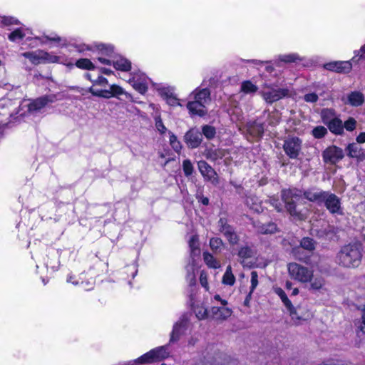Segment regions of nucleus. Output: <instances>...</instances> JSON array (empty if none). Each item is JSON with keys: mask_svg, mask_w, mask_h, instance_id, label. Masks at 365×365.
I'll return each instance as SVG.
<instances>
[{"mask_svg": "<svg viewBox=\"0 0 365 365\" xmlns=\"http://www.w3.org/2000/svg\"><path fill=\"white\" fill-rule=\"evenodd\" d=\"M214 300L217 304L214 305L210 310L202 307L196 311V317L199 319L211 317L215 320L222 321L227 319L228 314V308L226 307L227 301L222 299L218 294L214 297Z\"/></svg>", "mask_w": 365, "mask_h": 365, "instance_id": "nucleus-1", "label": "nucleus"}, {"mask_svg": "<svg viewBox=\"0 0 365 365\" xmlns=\"http://www.w3.org/2000/svg\"><path fill=\"white\" fill-rule=\"evenodd\" d=\"M361 259V252L355 245L344 246L337 255V262L345 267H358Z\"/></svg>", "mask_w": 365, "mask_h": 365, "instance_id": "nucleus-2", "label": "nucleus"}, {"mask_svg": "<svg viewBox=\"0 0 365 365\" xmlns=\"http://www.w3.org/2000/svg\"><path fill=\"white\" fill-rule=\"evenodd\" d=\"M302 196V191L297 189L284 190L282 192V198L287 211L292 216L299 220H302L304 216L300 211L297 210L295 203L301 199Z\"/></svg>", "mask_w": 365, "mask_h": 365, "instance_id": "nucleus-3", "label": "nucleus"}, {"mask_svg": "<svg viewBox=\"0 0 365 365\" xmlns=\"http://www.w3.org/2000/svg\"><path fill=\"white\" fill-rule=\"evenodd\" d=\"M288 273L291 279L300 283H308L314 277V270L296 262L287 265Z\"/></svg>", "mask_w": 365, "mask_h": 365, "instance_id": "nucleus-4", "label": "nucleus"}, {"mask_svg": "<svg viewBox=\"0 0 365 365\" xmlns=\"http://www.w3.org/2000/svg\"><path fill=\"white\" fill-rule=\"evenodd\" d=\"M259 93L267 103H272L291 95L288 88H276L267 83L263 84Z\"/></svg>", "mask_w": 365, "mask_h": 365, "instance_id": "nucleus-5", "label": "nucleus"}, {"mask_svg": "<svg viewBox=\"0 0 365 365\" xmlns=\"http://www.w3.org/2000/svg\"><path fill=\"white\" fill-rule=\"evenodd\" d=\"M169 356L167 346H161L153 349L141 356L138 360L141 363H152L161 361Z\"/></svg>", "mask_w": 365, "mask_h": 365, "instance_id": "nucleus-6", "label": "nucleus"}, {"mask_svg": "<svg viewBox=\"0 0 365 365\" xmlns=\"http://www.w3.org/2000/svg\"><path fill=\"white\" fill-rule=\"evenodd\" d=\"M302 141L297 137L287 138L283 145L285 153L292 159H296L302 149Z\"/></svg>", "mask_w": 365, "mask_h": 365, "instance_id": "nucleus-7", "label": "nucleus"}, {"mask_svg": "<svg viewBox=\"0 0 365 365\" xmlns=\"http://www.w3.org/2000/svg\"><path fill=\"white\" fill-rule=\"evenodd\" d=\"M56 101V96L55 94L41 96L34 100L29 104V111L31 113H37L44 108L48 103H53Z\"/></svg>", "mask_w": 365, "mask_h": 365, "instance_id": "nucleus-8", "label": "nucleus"}, {"mask_svg": "<svg viewBox=\"0 0 365 365\" xmlns=\"http://www.w3.org/2000/svg\"><path fill=\"white\" fill-rule=\"evenodd\" d=\"M184 140L189 148H196L202 141V133L197 128H191L185 133Z\"/></svg>", "mask_w": 365, "mask_h": 365, "instance_id": "nucleus-9", "label": "nucleus"}, {"mask_svg": "<svg viewBox=\"0 0 365 365\" xmlns=\"http://www.w3.org/2000/svg\"><path fill=\"white\" fill-rule=\"evenodd\" d=\"M322 202H324L326 207L330 212L339 213L340 212V200L334 194L325 192Z\"/></svg>", "mask_w": 365, "mask_h": 365, "instance_id": "nucleus-10", "label": "nucleus"}, {"mask_svg": "<svg viewBox=\"0 0 365 365\" xmlns=\"http://www.w3.org/2000/svg\"><path fill=\"white\" fill-rule=\"evenodd\" d=\"M344 157L341 149L331 146L327 148L323 153V159L325 163L334 164L341 160Z\"/></svg>", "mask_w": 365, "mask_h": 365, "instance_id": "nucleus-11", "label": "nucleus"}, {"mask_svg": "<svg viewBox=\"0 0 365 365\" xmlns=\"http://www.w3.org/2000/svg\"><path fill=\"white\" fill-rule=\"evenodd\" d=\"M324 68L328 71H334L336 73H346L351 70L352 65L349 61H331L324 64Z\"/></svg>", "mask_w": 365, "mask_h": 365, "instance_id": "nucleus-12", "label": "nucleus"}, {"mask_svg": "<svg viewBox=\"0 0 365 365\" xmlns=\"http://www.w3.org/2000/svg\"><path fill=\"white\" fill-rule=\"evenodd\" d=\"M187 320L184 317L180 318L174 326L170 336V342L177 341L180 336L183 333L186 329Z\"/></svg>", "mask_w": 365, "mask_h": 365, "instance_id": "nucleus-13", "label": "nucleus"}, {"mask_svg": "<svg viewBox=\"0 0 365 365\" xmlns=\"http://www.w3.org/2000/svg\"><path fill=\"white\" fill-rule=\"evenodd\" d=\"M187 108L190 113L193 115L204 116L207 113L205 105L196 99L189 101L187 104Z\"/></svg>", "mask_w": 365, "mask_h": 365, "instance_id": "nucleus-14", "label": "nucleus"}, {"mask_svg": "<svg viewBox=\"0 0 365 365\" xmlns=\"http://www.w3.org/2000/svg\"><path fill=\"white\" fill-rule=\"evenodd\" d=\"M198 168L200 173L204 178L209 180H215L216 179V173L214 169L205 161L200 160L198 162Z\"/></svg>", "mask_w": 365, "mask_h": 365, "instance_id": "nucleus-15", "label": "nucleus"}, {"mask_svg": "<svg viewBox=\"0 0 365 365\" xmlns=\"http://www.w3.org/2000/svg\"><path fill=\"white\" fill-rule=\"evenodd\" d=\"M364 102V96L360 91H352L346 95L345 103L354 107L361 106Z\"/></svg>", "mask_w": 365, "mask_h": 365, "instance_id": "nucleus-16", "label": "nucleus"}, {"mask_svg": "<svg viewBox=\"0 0 365 365\" xmlns=\"http://www.w3.org/2000/svg\"><path fill=\"white\" fill-rule=\"evenodd\" d=\"M190 97L206 105L210 101V91L207 88H197L190 94Z\"/></svg>", "mask_w": 365, "mask_h": 365, "instance_id": "nucleus-17", "label": "nucleus"}, {"mask_svg": "<svg viewBox=\"0 0 365 365\" xmlns=\"http://www.w3.org/2000/svg\"><path fill=\"white\" fill-rule=\"evenodd\" d=\"M130 83L132 84L133 87L138 91L139 93L143 94L147 91V78L145 76H141L139 79L137 76H133L132 79L129 81Z\"/></svg>", "mask_w": 365, "mask_h": 365, "instance_id": "nucleus-18", "label": "nucleus"}, {"mask_svg": "<svg viewBox=\"0 0 365 365\" xmlns=\"http://www.w3.org/2000/svg\"><path fill=\"white\" fill-rule=\"evenodd\" d=\"M254 225L257 232L263 235L273 234L278 231L277 225L273 222H269L267 224L257 222L255 223Z\"/></svg>", "mask_w": 365, "mask_h": 365, "instance_id": "nucleus-19", "label": "nucleus"}, {"mask_svg": "<svg viewBox=\"0 0 365 365\" xmlns=\"http://www.w3.org/2000/svg\"><path fill=\"white\" fill-rule=\"evenodd\" d=\"M274 292L280 297L284 305L286 307L289 312L292 314H295V308L292 305L291 301L288 299L287 294L282 288H274Z\"/></svg>", "mask_w": 365, "mask_h": 365, "instance_id": "nucleus-20", "label": "nucleus"}, {"mask_svg": "<svg viewBox=\"0 0 365 365\" xmlns=\"http://www.w3.org/2000/svg\"><path fill=\"white\" fill-rule=\"evenodd\" d=\"M112 64L115 69L122 71H128L131 68V63L126 58L121 56L113 59L112 61Z\"/></svg>", "mask_w": 365, "mask_h": 365, "instance_id": "nucleus-21", "label": "nucleus"}, {"mask_svg": "<svg viewBox=\"0 0 365 365\" xmlns=\"http://www.w3.org/2000/svg\"><path fill=\"white\" fill-rule=\"evenodd\" d=\"M324 191L309 190L304 192V197L309 201L320 203L322 202Z\"/></svg>", "mask_w": 365, "mask_h": 365, "instance_id": "nucleus-22", "label": "nucleus"}, {"mask_svg": "<svg viewBox=\"0 0 365 365\" xmlns=\"http://www.w3.org/2000/svg\"><path fill=\"white\" fill-rule=\"evenodd\" d=\"M246 205L254 212H260L262 211L261 201L255 195L248 196L245 200Z\"/></svg>", "mask_w": 365, "mask_h": 365, "instance_id": "nucleus-23", "label": "nucleus"}, {"mask_svg": "<svg viewBox=\"0 0 365 365\" xmlns=\"http://www.w3.org/2000/svg\"><path fill=\"white\" fill-rule=\"evenodd\" d=\"M25 58L29 59L31 63L34 64H38L40 63L41 59L47 60V56H48V53H43L40 51L38 53L36 52H25L22 54Z\"/></svg>", "mask_w": 365, "mask_h": 365, "instance_id": "nucleus-24", "label": "nucleus"}, {"mask_svg": "<svg viewBox=\"0 0 365 365\" xmlns=\"http://www.w3.org/2000/svg\"><path fill=\"white\" fill-rule=\"evenodd\" d=\"M348 155L351 158L362 159L365 158L363 150L356 144L351 143L347 147Z\"/></svg>", "mask_w": 365, "mask_h": 365, "instance_id": "nucleus-25", "label": "nucleus"}, {"mask_svg": "<svg viewBox=\"0 0 365 365\" xmlns=\"http://www.w3.org/2000/svg\"><path fill=\"white\" fill-rule=\"evenodd\" d=\"M328 127L330 131L335 134H341L343 133L344 127L341 120L339 119H332L329 123Z\"/></svg>", "mask_w": 365, "mask_h": 365, "instance_id": "nucleus-26", "label": "nucleus"}, {"mask_svg": "<svg viewBox=\"0 0 365 365\" xmlns=\"http://www.w3.org/2000/svg\"><path fill=\"white\" fill-rule=\"evenodd\" d=\"M247 130L252 135L260 137L264 133V126L261 123H254L248 126Z\"/></svg>", "mask_w": 365, "mask_h": 365, "instance_id": "nucleus-27", "label": "nucleus"}, {"mask_svg": "<svg viewBox=\"0 0 365 365\" xmlns=\"http://www.w3.org/2000/svg\"><path fill=\"white\" fill-rule=\"evenodd\" d=\"M258 90V87L250 81H245L242 83L241 91L246 94L255 93Z\"/></svg>", "mask_w": 365, "mask_h": 365, "instance_id": "nucleus-28", "label": "nucleus"}, {"mask_svg": "<svg viewBox=\"0 0 365 365\" xmlns=\"http://www.w3.org/2000/svg\"><path fill=\"white\" fill-rule=\"evenodd\" d=\"M203 259L205 264L210 268H217L220 267V263L209 252H205L203 253Z\"/></svg>", "mask_w": 365, "mask_h": 365, "instance_id": "nucleus-29", "label": "nucleus"}, {"mask_svg": "<svg viewBox=\"0 0 365 365\" xmlns=\"http://www.w3.org/2000/svg\"><path fill=\"white\" fill-rule=\"evenodd\" d=\"M202 136L204 135L207 139L210 140L214 138L216 134L215 127L209 125H205L202 127Z\"/></svg>", "mask_w": 365, "mask_h": 365, "instance_id": "nucleus-30", "label": "nucleus"}, {"mask_svg": "<svg viewBox=\"0 0 365 365\" xmlns=\"http://www.w3.org/2000/svg\"><path fill=\"white\" fill-rule=\"evenodd\" d=\"M279 60L280 61H283L285 63H292V62H296L297 61H302V58L297 53H293L280 55L279 56Z\"/></svg>", "mask_w": 365, "mask_h": 365, "instance_id": "nucleus-31", "label": "nucleus"}, {"mask_svg": "<svg viewBox=\"0 0 365 365\" xmlns=\"http://www.w3.org/2000/svg\"><path fill=\"white\" fill-rule=\"evenodd\" d=\"M301 247L309 252L315 250L316 244L315 242L309 237H304L300 242Z\"/></svg>", "mask_w": 365, "mask_h": 365, "instance_id": "nucleus-32", "label": "nucleus"}, {"mask_svg": "<svg viewBox=\"0 0 365 365\" xmlns=\"http://www.w3.org/2000/svg\"><path fill=\"white\" fill-rule=\"evenodd\" d=\"M76 65L78 68L82 69L93 70L95 68L93 63L88 58H81L78 60Z\"/></svg>", "mask_w": 365, "mask_h": 365, "instance_id": "nucleus-33", "label": "nucleus"}, {"mask_svg": "<svg viewBox=\"0 0 365 365\" xmlns=\"http://www.w3.org/2000/svg\"><path fill=\"white\" fill-rule=\"evenodd\" d=\"M310 282V289L313 290H320L325 284V280L323 277L312 278Z\"/></svg>", "mask_w": 365, "mask_h": 365, "instance_id": "nucleus-34", "label": "nucleus"}, {"mask_svg": "<svg viewBox=\"0 0 365 365\" xmlns=\"http://www.w3.org/2000/svg\"><path fill=\"white\" fill-rule=\"evenodd\" d=\"M255 252L249 247H243L238 251V255L240 258L247 259L253 257Z\"/></svg>", "mask_w": 365, "mask_h": 365, "instance_id": "nucleus-35", "label": "nucleus"}, {"mask_svg": "<svg viewBox=\"0 0 365 365\" xmlns=\"http://www.w3.org/2000/svg\"><path fill=\"white\" fill-rule=\"evenodd\" d=\"M182 169L185 176H190L192 174L193 166L191 161L188 159L183 160Z\"/></svg>", "mask_w": 365, "mask_h": 365, "instance_id": "nucleus-36", "label": "nucleus"}, {"mask_svg": "<svg viewBox=\"0 0 365 365\" xmlns=\"http://www.w3.org/2000/svg\"><path fill=\"white\" fill-rule=\"evenodd\" d=\"M210 246L213 251L217 252L220 250L221 247L223 246L222 241L217 237L212 238L210 241Z\"/></svg>", "mask_w": 365, "mask_h": 365, "instance_id": "nucleus-37", "label": "nucleus"}, {"mask_svg": "<svg viewBox=\"0 0 365 365\" xmlns=\"http://www.w3.org/2000/svg\"><path fill=\"white\" fill-rule=\"evenodd\" d=\"M327 133V128L324 126H317L312 130V135L316 138H320L324 137Z\"/></svg>", "mask_w": 365, "mask_h": 365, "instance_id": "nucleus-38", "label": "nucleus"}, {"mask_svg": "<svg viewBox=\"0 0 365 365\" xmlns=\"http://www.w3.org/2000/svg\"><path fill=\"white\" fill-rule=\"evenodd\" d=\"M170 143L172 148L176 152H179L181 149V144L180 141L178 140L177 137L173 134L170 133Z\"/></svg>", "mask_w": 365, "mask_h": 365, "instance_id": "nucleus-39", "label": "nucleus"}, {"mask_svg": "<svg viewBox=\"0 0 365 365\" xmlns=\"http://www.w3.org/2000/svg\"><path fill=\"white\" fill-rule=\"evenodd\" d=\"M356 126V120L354 118H349L344 122L343 127L348 131H353Z\"/></svg>", "mask_w": 365, "mask_h": 365, "instance_id": "nucleus-40", "label": "nucleus"}, {"mask_svg": "<svg viewBox=\"0 0 365 365\" xmlns=\"http://www.w3.org/2000/svg\"><path fill=\"white\" fill-rule=\"evenodd\" d=\"M24 37V34L21 31V30L19 29L14 30L13 32H11L9 35V38L11 41H15L18 39H22Z\"/></svg>", "mask_w": 365, "mask_h": 365, "instance_id": "nucleus-41", "label": "nucleus"}, {"mask_svg": "<svg viewBox=\"0 0 365 365\" xmlns=\"http://www.w3.org/2000/svg\"><path fill=\"white\" fill-rule=\"evenodd\" d=\"M110 88L113 93V97L118 98L120 95L126 94L123 88L118 85L113 84L110 86Z\"/></svg>", "mask_w": 365, "mask_h": 365, "instance_id": "nucleus-42", "label": "nucleus"}, {"mask_svg": "<svg viewBox=\"0 0 365 365\" xmlns=\"http://www.w3.org/2000/svg\"><path fill=\"white\" fill-rule=\"evenodd\" d=\"M187 281L189 282L190 285H194L195 284V275L194 273V267H190L187 269V274L186 277Z\"/></svg>", "mask_w": 365, "mask_h": 365, "instance_id": "nucleus-43", "label": "nucleus"}, {"mask_svg": "<svg viewBox=\"0 0 365 365\" xmlns=\"http://www.w3.org/2000/svg\"><path fill=\"white\" fill-rule=\"evenodd\" d=\"M155 127L161 134H164L167 130V128L164 125L160 117L155 118Z\"/></svg>", "mask_w": 365, "mask_h": 365, "instance_id": "nucleus-44", "label": "nucleus"}, {"mask_svg": "<svg viewBox=\"0 0 365 365\" xmlns=\"http://www.w3.org/2000/svg\"><path fill=\"white\" fill-rule=\"evenodd\" d=\"M189 247L190 250H195V249H200L199 245V240L198 237L197 235H193L191 237V238L189 240Z\"/></svg>", "mask_w": 365, "mask_h": 365, "instance_id": "nucleus-45", "label": "nucleus"}, {"mask_svg": "<svg viewBox=\"0 0 365 365\" xmlns=\"http://www.w3.org/2000/svg\"><path fill=\"white\" fill-rule=\"evenodd\" d=\"M98 49L101 51L102 54L109 55L113 51V47L112 46H106L105 44H99Z\"/></svg>", "mask_w": 365, "mask_h": 365, "instance_id": "nucleus-46", "label": "nucleus"}, {"mask_svg": "<svg viewBox=\"0 0 365 365\" xmlns=\"http://www.w3.org/2000/svg\"><path fill=\"white\" fill-rule=\"evenodd\" d=\"M258 284V274L257 272L252 271L251 272V290L250 292H252L254 289L257 287Z\"/></svg>", "mask_w": 365, "mask_h": 365, "instance_id": "nucleus-47", "label": "nucleus"}, {"mask_svg": "<svg viewBox=\"0 0 365 365\" xmlns=\"http://www.w3.org/2000/svg\"><path fill=\"white\" fill-rule=\"evenodd\" d=\"M200 282L203 287H205L207 290H208V283H207V274L204 271H202L200 273Z\"/></svg>", "mask_w": 365, "mask_h": 365, "instance_id": "nucleus-48", "label": "nucleus"}, {"mask_svg": "<svg viewBox=\"0 0 365 365\" xmlns=\"http://www.w3.org/2000/svg\"><path fill=\"white\" fill-rule=\"evenodd\" d=\"M304 101L307 102L315 103L318 100V96L314 93H312L306 94L304 96Z\"/></svg>", "mask_w": 365, "mask_h": 365, "instance_id": "nucleus-49", "label": "nucleus"}, {"mask_svg": "<svg viewBox=\"0 0 365 365\" xmlns=\"http://www.w3.org/2000/svg\"><path fill=\"white\" fill-rule=\"evenodd\" d=\"M159 93L160 96L165 100H167L170 96L173 95V93L168 88H160L159 90Z\"/></svg>", "mask_w": 365, "mask_h": 365, "instance_id": "nucleus-50", "label": "nucleus"}, {"mask_svg": "<svg viewBox=\"0 0 365 365\" xmlns=\"http://www.w3.org/2000/svg\"><path fill=\"white\" fill-rule=\"evenodd\" d=\"M93 83L101 86H105L108 85V81L103 76H98V78L93 81Z\"/></svg>", "mask_w": 365, "mask_h": 365, "instance_id": "nucleus-51", "label": "nucleus"}, {"mask_svg": "<svg viewBox=\"0 0 365 365\" xmlns=\"http://www.w3.org/2000/svg\"><path fill=\"white\" fill-rule=\"evenodd\" d=\"M359 56V58H365V44L360 48V50L355 51V56L353 57L352 61Z\"/></svg>", "mask_w": 365, "mask_h": 365, "instance_id": "nucleus-52", "label": "nucleus"}, {"mask_svg": "<svg viewBox=\"0 0 365 365\" xmlns=\"http://www.w3.org/2000/svg\"><path fill=\"white\" fill-rule=\"evenodd\" d=\"M166 101L167 103L172 106L180 105L178 99L174 95L170 96Z\"/></svg>", "mask_w": 365, "mask_h": 365, "instance_id": "nucleus-53", "label": "nucleus"}, {"mask_svg": "<svg viewBox=\"0 0 365 365\" xmlns=\"http://www.w3.org/2000/svg\"><path fill=\"white\" fill-rule=\"evenodd\" d=\"M88 91L93 96L102 98V96H103L102 90H96L93 86H91L88 88Z\"/></svg>", "mask_w": 365, "mask_h": 365, "instance_id": "nucleus-54", "label": "nucleus"}, {"mask_svg": "<svg viewBox=\"0 0 365 365\" xmlns=\"http://www.w3.org/2000/svg\"><path fill=\"white\" fill-rule=\"evenodd\" d=\"M2 22L4 25H11V24H18V21L14 19L12 17L4 18L2 21Z\"/></svg>", "mask_w": 365, "mask_h": 365, "instance_id": "nucleus-55", "label": "nucleus"}, {"mask_svg": "<svg viewBox=\"0 0 365 365\" xmlns=\"http://www.w3.org/2000/svg\"><path fill=\"white\" fill-rule=\"evenodd\" d=\"M239 240V237L236 233L232 232L230 230V244H236Z\"/></svg>", "mask_w": 365, "mask_h": 365, "instance_id": "nucleus-56", "label": "nucleus"}, {"mask_svg": "<svg viewBox=\"0 0 365 365\" xmlns=\"http://www.w3.org/2000/svg\"><path fill=\"white\" fill-rule=\"evenodd\" d=\"M359 328H360V332L358 333V336H361V334L362 335H364L365 334V314H364L362 317V322H361V324Z\"/></svg>", "mask_w": 365, "mask_h": 365, "instance_id": "nucleus-57", "label": "nucleus"}, {"mask_svg": "<svg viewBox=\"0 0 365 365\" xmlns=\"http://www.w3.org/2000/svg\"><path fill=\"white\" fill-rule=\"evenodd\" d=\"M102 93H103L102 98H110L113 97V93L110 90V88L108 90H106V89L102 90Z\"/></svg>", "mask_w": 365, "mask_h": 365, "instance_id": "nucleus-58", "label": "nucleus"}, {"mask_svg": "<svg viewBox=\"0 0 365 365\" xmlns=\"http://www.w3.org/2000/svg\"><path fill=\"white\" fill-rule=\"evenodd\" d=\"M271 203L277 211H280L282 210V205L277 200L272 199Z\"/></svg>", "mask_w": 365, "mask_h": 365, "instance_id": "nucleus-59", "label": "nucleus"}, {"mask_svg": "<svg viewBox=\"0 0 365 365\" xmlns=\"http://www.w3.org/2000/svg\"><path fill=\"white\" fill-rule=\"evenodd\" d=\"M279 121V117L277 113H273L270 115L269 124L274 125Z\"/></svg>", "mask_w": 365, "mask_h": 365, "instance_id": "nucleus-60", "label": "nucleus"}, {"mask_svg": "<svg viewBox=\"0 0 365 365\" xmlns=\"http://www.w3.org/2000/svg\"><path fill=\"white\" fill-rule=\"evenodd\" d=\"M356 141L358 143H365V132L361 133L356 137Z\"/></svg>", "mask_w": 365, "mask_h": 365, "instance_id": "nucleus-61", "label": "nucleus"}, {"mask_svg": "<svg viewBox=\"0 0 365 365\" xmlns=\"http://www.w3.org/2000/svg\"><path fill=\"white\" fill-rule=\"evenodd\" d=\"M45 38L48 41H51L60 42L61 41V37L58 36L57 35H55L54 36H52V37H50L48 36H46Z\"/></svg>", "mask_w": 365, "mask_h": 365, "instance_id": "nucleus-62", "label": "nucleus"}, {"mask_svg": "<svg viewBox=\"0 0 365 365\" xmlns=\"http://www.w3.org/2000/svg\"><path fill=\"white\" fill-rule=\"evenodd\" d=\"M98 60L101 63H102L103 64H106V65H111L112 64V61L106 59V58H102V57L98 58Z\"/></svg>", "mask_w": 365, "mask_h": 365, "instance_id": "nucleus-63", "label": "nucleus"}, {"mask_svg": "<svg viewBox=\"0 0 365 365\" xmlns=\"http://www.w3.org/2000/svg\"><path fill=\"white\" fill-rule=\"evenodd\" d=\"M200 254V249H195V250H190V256L191 257L194 258L195 257L199 256Z\"/></svg>", "mask_w": 365, "mask_h": 365, "instance_id": "nucleus-64", "label": "nucleus"}]
</instances>
